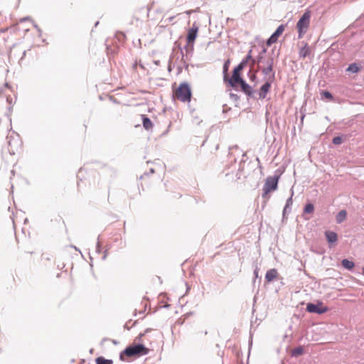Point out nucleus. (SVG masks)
Wrapping results in <instances>:
<instances>
[{
  "mask_svg": "<svg viewBox=\"0 0 364 364\" xmlns=\"http://www.w3.org/2000/svg\"><path fill=\"white\" fill-rule=\"evenodd\" d=\"M149 350L141 343L130 346L126 348L123 352L121 353L120 359L124 360V355L129 358L145 355L149 353Z\"/></svg>",
  "mask_w": 364,
  "mask_h": 364,
  "instance_id": "obj_1",
  "label": "nucleus"
},
{
  "mask_svg": "<svg viewBox=\"0 0 364 364\" xmlns=\"http://www.w3.org/2000/svg\"><path fill=\"white\" fill-rule=\"evenodd\" d=\"M173 97L183 102H189L191 98V90L188 83L183 82L173 90Z\"/></svg>",
  "mask_w": 364,
  "mask_h": 364,
  "instance_id": "obj_2",
  "label": "nucleus"
},
{
  "mask_svg": "<svg viewBox=\"0 0 364 364\" xmlns=\"http://www.w3.org/2000/svg\"><path fill=\"white\" fill-rule=\"evenodd\" d=\"M311 20V11L307 10L304 12L300 19L298 21L296 28L298 32V38L301 39L306 33Z\"/></svg>",
  "mask_w": 364,
  "mask_h": 364,
  "instance_id": "obj_3",
  "label": "nucleus"
},
{
  "mask_svg": "<svg viewBox=\"0 0 364 364\" xmlns=\"http://www.w3.org/2000/svg\"><path fill=\"white\" fill-rule=\"evenodd\" d=\"M279 176H269L266 178L262 191V198H269L268 194L278 188Z\"/></svg>",
  "mask_w": 364,
  "mask_h": 364,
  "instance_id": "obj_4",
  "label": "nucleus"
},
{
  "mask_svg": "<svg viewBox=\"0 0 364 364\" xmlns=\"http://www.w3.org/2000/svg\"><path fill=\"white\" fill-rule=\"evenodd\" d=\"M250 58L251 56L250 55H247L246 60L241 62L237 67L234 68L232 77L228 80L231 87H236L237 84H240L243 80L240 76V73L245 68L247 60Z\"/></svg>",
  "mask_w": 364,
  "mask_h": 364,
  "instance_id": "obj_5",
  "label": "nucleus"
},
{
  "mask_svg": "<svg viewBox=\"0 0 364 364\" xmlns=\"http://www.w3.org/2000/svg\"><path fill=\"white\" fill-rule=\"evenodd\" d=\"M273 68V60L271 58H268L265 60V66L262 68V71L264 74V80L274 81V73L272 71Z\"/></svg>",
  "mask_w": 364,
  "mask_h": 364,
  "instance_id": "obj_6",
  "label": "nucleus"
},
{
  "mask_svg": "<svg viewBox=\"0 0 364 364\" xmlns=\"http://www.w3.org/2000/svg\"><path fill=\"white\" fill-rule=\"evenodd\" d=\"M306 310L310 313H316L318 314H321L327 312L328 309L327 306H323L321 302H319L316 304H308L306 306Z\"/></svg>",
  "mask_w": 364,
  "mask_h": 364,
  "instance_id": "obj_7",
  "label": "nucleus"
},
{
  "mask_svg": "<svg viewBox=\"0 0 364 364\" xmlns=\"http://www.w3.org/2000/svg\"><path fill=\"white\" fill-rule=\"evenodd\" d=\"M198 32V26L194 23L191 28L188 31V35L186 38L187 43L193 46V43L197 37Z\"/></svg>",
  "mask_w": 364,
  "mask_h": 364,
  "instance_id": "obj_8",
  "label": "nucleus"
},
{
  "mask_svg": "<svg viewBox=\"0 0 364 364\" xmlns=\"http://www.w3.org/2000/svg\"><path fill=\"white\" fill-rule=\"evenodd\" d=\"M273 81L265 80V83L261 87L259 92V97L260 99H264L267 94L269 92L271 88V84Z\"/></svg>",
  "mask_w": 364,
  "mask_h": 364,
  "instance_id": "obj_9",
  "label": "nucleus"
},
{
  "mask_svg": "<svg viewBox=\"0 0 364 364\" xmlns=\"http://www.w3.org/2000/svg\"><path fill=\"white\" fill-rule=\"evenodd\" d=\"M278 276V272L275 269L268 270L265 275V279L267 282H272Z\"/></svg>",
  "mask_w": 364,
  "mask_h": 364,
  "instance_id": "obj_10",
  "label": "nucleus"
},
{
  "mask_svg": "<svg viewBox=\"0 0 364 364\" xmlns=\"http://www.w3.org/2000/svg\"><path fill=\"white\" fill-rule=\"evenodd\" d=\"M325 235L329 243L336 242L338 240V235L334 232L326 231Z\"/></svg>",
  "mask_w": 364,
  "mask_h": 364,
  "instance_id": "obj_11",
  "label": "nucleus"
},
{
  "mask_svg": "<svg viewBox=\"0 0 364 364\" xmlns=\"http://www.w3.org/2000/svg\"><path fill=\"white\" fill-rule=\"evenodd\" d=\"M311 53V48L308 46L307 43H305V45L300 48L299 50V56L301 58H305L308 55H309Z\"/></svg>",
  "mask_w": 364,
  "mask_h": 364,
  "instance_id": "obj_12",
  "label": "nucleus"
},
{
  "mask_svg": "<svg viewBox=\"0 0 364 364\" xmlns=\"http://www.w3.org/2000/svg\"><path fill=\"white\" fill-rule=\"evenodd\" d=\"M142 122H143V127L145 129L149 130L152 129L153 127V123L150 120L149 118L146 117L145 115H142Z\"/></svg>",
  "mask_w": 364,
  "mask_h": 364,
  "instance_id": "obj_13",
  "label": "nucleus"
},
{
  "mask_svg": "<svg viewBox=\"0 0 364 364\" xmlns=\"http://www.w3.org/2000/svg\"><path fill=\"white\" fill-rule=\"evenodd\" d=\"M240 87L242 90L246 93L247 95H251L252 93L251 87L247 85L244 80H242L240 83Z\"/></svg>",
  "mask_w": 364,
  "mask_h": 364,
  "instance_id": "obj_14",
  "label": "nucleus"
},
{
  "mask_svg": "<svg viewBox=\"0 0 364 364\" xmlns=\"http://www.w3.org/2000/svg\"><path fill=\"white\" fill-rule=\"evenodd\" d=\"M347 217V212L345 210H341L336 215L337 223H341L343 222Z\"/></svg>",
  "mask_w": 364,
  "mask_h": 364,
  "instance_id": "obj_15",
  "label": "nucleus"
},
{
  "mask_svg": "<svg viewBox=\"0 0 364 364\" xmlns=\"http://www.w3.org/2000/svg\"><path fill=\"white\" fill-rule=\"evenodd\" d=\"M341 263H342L343 267L345 269H348V270H351L354 267V266H355L353 262L350 261V260H348L347 259H343L342 260Z\"/></svg>",
  "mask_w": 364,
  "mask_h": 364,
  "instance_id": "obj_16",
  "label": "nucleus"
},
{
  "mask_svg": "<svg viewBox=\"0 0 364 364\" xmlns=\"http://www.w3.org/2000/svg\"><path fill=\"white\" fill-rule=\"evenodd\" d=\"M286 26L284 24L280 25L275 32L272 34L276 38H279V37L282 34L284 31L285 30Z\"/></svg>",
  "mask_w": 364,
  "mask_h": 364,
  "instance_id": "obj_17",
  "label": "nucleus"
},
{
  "mask_svg": "<svg viewBox=\"0 0 364 364\" xmlns=\"http://www.w3.org/2000/svg\"><path fill=\"white\" fill-rule=\"evenodd\" d=\"M122 109V106H121L119 105H117L111 109V112L114 115H115L117 117H121Z\"/></svg>",
  "mask_w": 364,
  "mask_h": 364,
  "instance_id": "obj_18",
  "label": "nucleus"
},
{
  "mask_svg": "<svg viewBox=\"0 0 364 364\" xmlns=\"http://www.w3.org/2000/svg\"><path fill=\"white\" fill-rule=\"evenodd\" d=\"M96 364H112L113 361L112 360L105 359L104 357H98L95 360Z\"/></svg>",
  "mask_w": 364,
  "mask_h": 364,
  "instance_id": "obj_19",
  "label": "nucleus"
},
{
  "mask_svg": "<svg viewBox=\"0 0 364 364\" xmlns=\"http://www.w3.org/2000/svg\"><path fill=\"white\" fill-rule=\"evenodd\" d=\"M360 70V67L358 66V64L356 63H352L350 64L348 68H347V71L348 72H351V73H358V71Z\"/></svg>",
  "mask_w": 364,
  "mask_h": 364,
  "instance_id": "obj_20",
  "label": "nucleus"
},
{
  "mask_svg": "<svg viewBox=\"0 0 364 364\" xmlns=\"http://www.w3.org/2000/svg\"><path fill=\"white\" fill-rule=\"evenodd\" d=\"M303 353H304L303 347L299 346V347L296 348H294L293 350L292 355H294V356H298V355H300L303 354Z\"/></svg>",
  "mask_w": 364,
  "mask_h": 364,
  "instance_id": "obj_21",
  "label": "nucleus"
},
{
  "mask_svg": "<svg viewBox=\"0 0 364 364\" xmlns=\"http://www.w3.org/2000/svg\"><path fill=\"white\" fill-rule=\"evenodd\" d=\"M314 210V206L311 203L307 204L304 208V213H312Z\"/></svg>",
  "mask_w": 364,
  "mask_h": 364,
  "instance_id": "obj_22",
  "label": "nucleus"
},
{
  "mask_svg": "<svg viewBox=\"0 0 364 364\" xmlns=\"http://www.w3.org/2000/svg\"><path fill=\"white\" fill-rule=\"evenodd\" d=\"M149 331L147 329L144 333H141L139 334L137 337L135 338L134 341H138L139 343L144 342L143 337L145 336V334L149 332Z\"/></svg>",
  "mask_w": 364,
  "mask_h": 364,
  "instance_id": "obj_23",
  "label": "nucleus"
},
{
  "mask_svg": "<svg viewBox=\"0 0 364 364\" xmlns=\"http://www.w3.org/2000/svg\"><path fill=\"white\" fill-rule=\"evenodd\" d=\"M321 95L325 97L326 99H328V100H333V96L332 95L328 92V91H323L321 92Z\"/></svg>",
  "mask_w": 364,
  "mask_h": 364,
  "instance_id": "obj_24",
  "label": "nucleus"
},
{
  "mask_svg": "<svg viewBox=\"0 0 364 364\" xmlns=\"http://www.w3.org/2000/svg\"><path fill=\"white\" fill-rule=\"evenodd\" d=\"M277 38H276L274 36L272 35L267 40V45L269 46L272 44L275 43L277 41Z\"/></svg>",
  "mask_w": 364,
  "mask_h": 364,
  "instance_id": "obj_25",
  "label": "nucleus"
},
{
  "mask_svg": "<svg viewBox=\"0 0 364 364\" xmlns=\"http://www.w3.org/2000/svg\"><path fill=\"white\" fill-rule=\"evenodd\" d=\"M333 143L334 144H341V138L339 137V136L334 137L333 139Z\"/></svg>",
  "mask_w": 364,
  "mask_h": 364,
  "instance_id": "obj_26",
  "label": "nucleus"
},
{
  "mask_svg": "<svg viewBox=\"0 0 364 364\" xmlns=\"http://www.w3.org/2000/svg\"><path fill=\"white\" fill-rule=\"evenodd\" d=\"M107 341H111L114 344H117V341H116L114 340H112V339L108 338H105L102 339V343H105V342H107Z\"/></svg>",
  "mask_w": 364,
  "mask_h": 364,
  "instance_id": "obj_27",
  "label": "nucleus"
},
{
  "mask_svg": "<svg viewBox=\"0 0 364 364\" xmlns=\"http://www.w3.org/2000/svg\"><path fill=\"white\" fill-rule=\"evenodd\" d=\"M257 78L256 73H251L250 74V79L251 81L255 82Z\"/></svg>",
  "mask_w": 364,
  "mask_h": 364,
  "instance_id": "obj_28",
  "label": "nucleus"
},
{
  "mask_svg": "<svg viewBox=\"0 0 364 364\" xmlns=\"http://www.w3.org/2000/svg\"><path fill=\"white\" fill-rule=\"evenodd\" d=\"M0 18H3V16H2V15L1 14H0ZM7 30H8L7 27L0 28V32H4V31H6Z\"/></svg>",
  "mask_w": 364,
  "mask_h": 364,
  "instance_id": "obj_29",
  "label": "nucleus"
},
{
  "mask_svg": "<svg viewBox=\"0 0 364 364\" xmlns=\"http://www.w3.org/2000/svg\"><path fill=\"white\" fill-rule=\"evenodd\" d=\"M228 70V66L226 65H225L224 66V71L226 72Z\"/></svg>",
  "mask_w": 364,
  "mask_h": 364,
  "instance_id": "obj_30",
  "label": "nucleus"
},
{
  "mask_svg": "<svg viewBox=\"0 0 364 364\" xmlns=\"http://www.w3.org/2000/svg\"><path fill=\"white\" fill-rule=\"evenodd\" d=\"M224 79H225V80H227V76L226 75L224 77Z\"/></svg>",
  "mask_w": 364,
  "mask_h": 364,
  "instance_id": "obj_31",
  "label": "nucleus"
},
{
  "mask_svg": "<svg viewBox=\"0 0 364 364\" xmlns=\"http://www.w3.org/2000/svg\"><path fill=\"white\" fill-rule=\"evenodd\" d=\"M363 274H364V267H363Z\"/></svg>",
  "mask_w": 364,
  "mask_h": 364,
  "instance_id": "obj_32",
  "label": "nucleus"
}]
</instances>
